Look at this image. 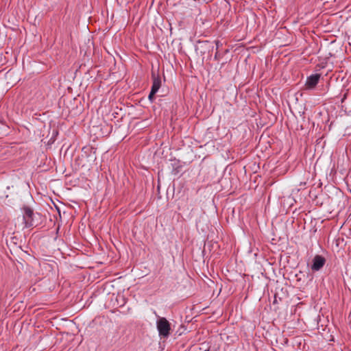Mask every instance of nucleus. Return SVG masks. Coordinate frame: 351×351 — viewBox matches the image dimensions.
<instances>
[{
	"mask_svg": "<svg viewBox=\"0 0 351 351\" xmlns=\"http://www.w3.org/2000/svg\"><path fill=\"white\" fill-rule=\"evenodd\" d=\"M158 317L156 321V328L160 337L167 338L170 335L171 324L169 321L162 317L156 315Z\"/></svg>",
	"mask_w": 351,
	"mask_h": 351,
	"instance_id": "1",
	"label": "nucleus"
},
{
	"mask_svg": "<svg viewBox=\"0 0 351 351\" xmlns=\"http://www.w3.org/2000/svg\"><path fill=\"white\" fill-rule=\"evenodd\" d=\"M321 75L319 73L312 74L310 76L307 77L305 86L306 88L308 90H312L315 88L317 84H318Z\"/></svg>",
	"mask_w": 351,
	"mask_h": 351,
	"instance_id": "2",
	"label": "nucleus"
},
{
	"mask_svg": "<svg viewBox=\"0 0 351 351\" xmlns=\"http://www.w3.org/2000/svg\"><path fill=\"white\" fill-rule=\"evenodd\" d=\"M23 218L25 227L29 228L33 226V211L30 208H24Z\"/></svg>",
	"mask_w": 351,
	"mask_h": 351,
	"instance_id": "3",
	"label": "nucleus"
},
{
	"mask_svg": "<svg viewBox=\"0 0 351 351\" xmlns=\"http://www.w3.org/2000/svg\"><path fill=\"white\" fill-rule=\"evenodd\" d=\"M326 263V260L324 257L320 255H316L313 260L311 265V269L313 271H319Z\"/></svg>",
	"mask_w": 351,
	"mask_h": 351,
	"instance_id": "4",
	"label": "nucleus"
},
{
	"mask_svg": "<svg viewBox=\"0 0 351 351\" xmlns=\"http://www.w3.org/2000/svg\"><path fill=\"white\" fill-rule=\"evenodd\" d=\"M161 86V80L159 77H155L153 75V84L152 86L151 91L153 93H157L160 88Z\"/></svg>",
	"mask_w": 351,
	"mask_h": 351,
	"instance_id": "5",
	"label": "nucleus"
},
{
	"mask_svg": "<svg viewBox=\"0 0 351 351\" xmlns=\"http://www.w3.org/2000/svg\"><path fill=\"white\" fill-rule=\"evenodd\" d=\"M156 93H153L152 91H150L149 95H148V99L149 100L151 101V102H153L154 101V95H155Z\"/></svg>",
	"mask_w": 351,
	"mask_h": 351,
	"instance_id": "6",
	"label": "nucleus"
}]
</instances>
